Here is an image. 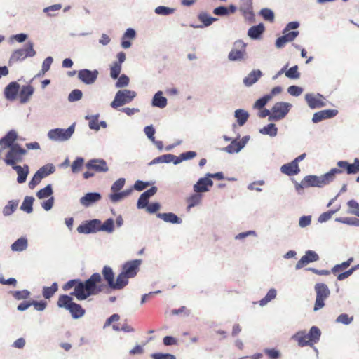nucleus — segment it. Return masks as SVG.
Segmentation results:
<instances>
[{
    "instance_id": "1",
    "label": "nucleus",
    "mask_w": 359,
    "mask_h": 359,
    "mask_svg": "<svg viewBox=\"0 0 359 359\" xmlns=\"http://www.w3.org/2000/svg\"><path fill=\"white\" fill-rule=\"evenodd\" d=\"M101 281L102 277L98 273H93L85 281L79 279L69 280L64 285L63 290L67 291L74 287V291L70 293V295H60L57 302V306L69 311L74 319L81 318L85 315L86 311L80 304L74 302L72 296L82 301L90 296L96 295L102 290V287L98 285Z\"/></svg>"
},
{
    "instance_id": "2",
    "label": "nucleus",
    "mask_w": 359,
    "mask_h": 359,
    "mask_svg": "<svg viewBox=\"0 0 359 359\" xmlns=\"http://www.w3.org/2000/svg\"><path fill=\"white\" fill-rule=\"evenodd\" d=\"M342 173V170L338 168H332L328 172L320 176L307 175L304 178L306 187H323L333 182L337 175Z\"/></svg>"
},
{
    "instance_id": "3",
    "label": "nucleus",
    "mask_w": 359,
    "mask_h": 359,
    "mask_svg": "<svg viewBox=\"0 0 359 359\" xmlns=\"http://www.w3.org/2000/svg\"><path fill=\"white\" fill-rule=\"evenodd\" d=\"M320 335V329L316 326H312L308 333L306 330H301L294 334L292 338L297 341L298 345L301 347L312 346L313 344L319 341Z\"/></svg>"
},
{
    "instance_id": "4",
    "label": "nucleus",
    "mask_w": 359,
    "mask_h": 359,
    "mask_svg": "<svg viewBox=\"0 0 359 359\" xmlns=\"http://www.w3.org/2000/svg\"><path fill=\"white\" fill-rule=\"evenodd\" d=\"M27 154V150L22 149L19 144H15L6 153L4 162L7 165L14 167L18 163L23 160V156Z\"/></svg>"
},
{
    "instance_id": "5",
    "label": "nucleus",
    "mask_w": 359,
    "mask_h": 359,
    "mask_svg": "<svg viewBox=\"0 0 359 359\" xmlns=\"http://www.w3.org/2000/svg\"><path fill=\"white\" fill-rule=\"evenodd\" d=\"M75 130V123H74L67 129L54 128L48 132V138L54 142H65L69 140Z\"/></svg>"
},
{
    "instance_id": "6",
    "label": "nucleus",
    "mask_w": 359,
    "mask_h": 359,
    "mask_svg": "<svg viewBox=\"0 0 359 359\" xmlns=\"http://www.w3.org/2000/svg\"><path fill=\"white\" fill-rule=\"evenodd\" d=\"M36 54L34 49V43L29 41L25 44L23 48H20L14 50L9 59V64H14L18 62H21L27 57H32Z\"/></svg>"
},
{
    "instance_id": "7",
    "label": "nucleus",
    "mask_w": 359,
    "mask_h": 359,
    "mask_svg": "<svg viewBox=\"0 0 359 359\" xmlns=\"http://www.w3.org/2000/svg\"><path fill=\"white\" fill-rule=\"evenodd\" d=\"M316 294L313 311H318L325 306V301L330 297V290L325 283H316L314 286Z\"/></svg>"
},
{
    "instance_id": "8",
    "label": "nucleus",
    "mask_w": 359,
    "mask_h": 359,
    "mask_svg": "<svg viewBox=\"0 0 359 359\" xmlns=\"http://www.w3.org/2000/svg\"><path fill=\"white\" fill-rule=\"evenodd\" d=\"M136 95V92L133 90L128 89L119 90L116 92L110 106L114 109H117L132 102Z\"/></svg>"
},
{
    "instance_id": "9",
    "label": "nucleus",
    "mask_w": 359,
    "mask_h": 359,
    "mask_svg": "<svg viewBox=\"0 0 359 359\" xmlns=\"http://www.w3.org/2000/svg\"><path fill=\"white\" fill-rule=\"evenodd\" d=\"M246 43L238 40L234 43V46L229 52L228 58L231 61H238L243 59L245 53Z\"/></svg>"
},
{
    "instance_id": "10",
    "label": "nucleus",
    "mask_w": 359,
    "mask_h": 359,
    "mask_svg": "<svg viewBox=\"0 0 359 359\" xmlns=\"http://www.w3.org/2000/svg\"><path fill=\"white\" fill-rule=\"evenodd\" d=\"M100 220L98 219H93L91 220L86 221L77 227V231L79 233L89 234L100 231Z\"/></svg>"
},
{
    "instance_id": "11",
    "label": "nucleus",
    "mask_w": 359,
    "mask_h": 359,
    "mask_svg": "<svg viewBox=\"0 0 359 359\" xmlns=\"http://www.w3.org/2000/svg\"><path fill=\"white\" fill-rule=\"evenodd\" d=\"M141 264V259L128 261L123 265L122 271L130 278H134L137 275Z\"/></svg>"
},
{
    "instance_id": "12",
    "label": "nucleus",
    "mask_w": 359,
    "mask_h": 359,
    "mask_svg": "<svg viewBox=\"0 0 359 359\" xmlns=\"http://www.w3.org/2000/svg\"><path fill=\"white\" fill-rule=\"evenodd\" d=\"M305 100L311 109L320 108L326 105L323 96L319 93H308L305 95Z\"/></svg>"
},
{
    "instance_id": "13",
    "label": "nucleus",
    "mask_w": 359,
    "mask_h": 359,
    "mask_svg": "<svg viewBox=\"0 0 359 359\" xmlns=\"http://www.w3.org/2000/svg\"><path fill=\"white\" fill-rule=\"evenodd\" d=\"M249 139V136H244L240 141L233 140L231 141L230 144L224 147L222 150L229 154L238 153L245 146Z\"/></svg>"
},
{
    "instance_id": "14",
    "label": "nucleus",
    "mask_w": 359,
    "mask_h": 359,
    "mask_svg": "<svg viewBox=\"0 0 359 359\" xmlns=\"http://www.w3.org/2000/svg\"><path fill=\"white\" fill-rule=\"evenodd\" d=\"M97 70L81 69L78 72V78L86 84H93L97 78Z\"/></svg>"
},
{
    "instance_id": "15",
    "label": "nucleus",
    "mask_w": 359,
    "mask_h": 359,
    "mask_svg": "<svg viewBox=\"0 0 359 359\" xmlns=\"http://www.w3.org/2000/svg\"><path fill=\"white\" fill-rule=\"evenodd\" d=\"M319 259L318 255L313 250H307L305 255L301 257L295 265V269L299 270L302 269L304 265H306L311 262H316Z\"/></svg>"
},
{
    "instance_id": "16",
    "label": "nucleus",
    "mask_w": 359,
    "mask_h": 359,
    "mask_svg": "<svg viewBox=\"0 0 359 359\" xmlns=\"http://www.w3.org/2000/svg\"><path fill=\"white\" fill-rule=\"evenodd\" d=\"M102 198V196L98 192H89L83 196H82L79 199V202L81 205H83L85 208H88L99 201H100Z\"/></svg>"
},
{
    "instance_id": "17",
    "label": "nucleus",
    "mask_w": 359,
    "mask_h": 359,
    "mask_svg": "<svg viewBox=\"0 0 359 359\" xmlns=\"http://www.w3.org/2000/svg\"><path fill=\"white\" fill-rule=\"evenodd\" d=\"M212 185V180L205 175V177L198 179L196 183L193 186V189L195 193L207 192Z\"/></svg>"
},
{
    "instance_id": "18",
    "label": "nucleus",
    "mask_w": 359,
    "mask_h": 359,
    "mask_svg": "<svg viewBox=\"0 0 359 359\" xmlns=\"http://www.w3.org/2000/svg\"><path fill=\"white\" fill-rule=\"evenodd\" d=\"M292 104L288 102H278L274 104L271 112L276 114L280 119H283L289 112Z\"/></svg>"
},
{
    "instance_id": "19",
    "label": "nucleus",
    "mask_w": 359,
    "mask_h": 359,
    "mask_svg": "<svg viewBox=\"0 0 359 359\" xmlns=\"http://www.w3.org/2000/svg\"><path fill=\"white\" fill-rule=\"evenodd\" d=\"M86 166L88 169H92L99 172H105L109 170L106 161L103 159H91Z\"/></svg>"
},
{
    "instance_id": "20",
    "label": "nucleus",
    "mask_w": 359,
    "mask_h": 359,
    "mask_svg": "<svg viewBox=\"0 0 359 359\" xmlns=\"http://www.w3.org/2000/svg\"><path fill=\"white\" fill-rule=\"evenodd\" d=\"M136 37V31L133 28H128L121 36V46L124 49L130 48L132 46L130 40Z\"/></svg>"
},
{
    "instance_id": "21",
    "label": "nucleus",
    "mask_w": 359,
    "mask_h": 359,
    "mask_svg": "<svg viewBox=\"0 0 359 359\" xmlns=\"http://www.w3.org/2000/svg\"><path fill=\"white\" fill-rule=\"evenodd\" d=\"M338 113L336 109H325L318 112L314 113L312 121L315 123L322 121L324 119L334 117Z\"/></svg>"
},
{
    "instance_id": "22",
    "label": "nucleus",
    "mask_w": 359,
    "mask_h": 359,
    "mask_svg": "<svg viewBox=\"0 0 359 359\" xmlns=\"http://www.w3.org/2000/svg\"><path fill=\"white\" fill-rule=\"evenodd\" d=\"M18 134L14 130L8 131L5 136L0 139V145L1 149L11 148L15 144L14 142L17 140Z\"/></svg>"
},
{
    "instance_id": "23",
    "label": "nucleus",
    "mask_w": 359,
    "mask_h": 359,
    "mask_svg": "<svg viewBox=\"0 0 359 359\" xmlns=\"http://www.w3.org/2000/svg\"><path fill=\"white\" fill-rule=\"evenodd\" d=\"M20 85L15 82H11L4 89V95L8 100H13L19 91Z\"/></svg>"
},
{
    "instance_id": "24",
    "label": "nucleus",
    "mask_w": 359,
    "mask_h": 359,
    "mask_svg": "<svg viewBox=\"0 0 359 359\" xmlns=\"http://www.w3.org/2000/svg\"><path fill=\"white\" fill-rule=\"evenodd\" d=\"M13 170H15L18 174L17 182L19 184H22L26 182L27 175L29 172V168L27 165H24L23 166L15 165L12 167Z\"/></svg>"
},
{
    "instance_id": "25",
    "label": "nucleus",
    "mask_w": 359,
    "mask_h": 359,
    "mask_svg": "<svg viewBox=\"0 0 359 359\" xmlns=\"http://www.w3.org/2000/svg\"><path fill=\"white\" fill-rule=\"evenodd\" d=\"M280 171L288 176L297 175L300 172V169L298 164L293 161L289 163L283 165L280 167Z\"/></svg>"
},
{
    "instance_id": "26",
    "label": "nucleus",
    "mask_w": 359,
    "mask_h": 359,
    "mask_svg": "<svg viewBox=\"0 0 359 359\" xmlns=\"http://www.w3.org/2000/svg\"><path fill=\"white\" fill-rule=\"evenodd\" d=\"M168 100L163 96V92L159 90L156 93L151 100V105L155 107L163 109L167 106Z\"/></svg>"
},
{
    "instance_id": "27",
    "label": "nucleus",
    "mask_w": 359,
    "mask_h": 359,
    "mask_svg": "<svg viewBox=\"0 0 359 359\" xmlns=\"http://www.w3.org/2000/svg\"><path fill=\"white\" fill-rule=\"evenodd\" d=\"M262 73L260 70H252L243 79V83L245 86L250 87L255 83L262 76Z\"/></svg>"
},
{
    "instance_id": "28",
    "label": "nucleus",
    "mask_w": 359,
    "mask_h": 359,
    "mask_svg": "<svg viewBox=\"0 0 359 359\" xmlns=\"http://www.w3.org/2000/svg\"><path fill=\"white\" fill-rule=\"evenodd\" d=\"M198 20L203 23L196 26H193L195 28H203L211 25L214 22L217 20V18L210 16L205 12H201L198 15Z\"/></svg>"
},
{
    "instance_id": "29",
    "label": "nucleus",
    "mask_w": 359,
    "mask_h": 359,
    "mask_svg": "<svg viewBox=\"0 0 359 359\" xmlns=\"http://www.w3.org/2000/svg\"><path fill=\"white\" fill-rule=\"evenodd\" d=\"M130 278L123 271L117 276L116 280L113 282L111 288L114 290H121L128 283V279Z\"/></svg>"
},
{
    "instance_id": "30",
    "label": "nucleus",
    "mask_w": 359,
    "mask_h": 359,
    "mask_svg": "<svg viewBox=\"0 0 359 359\" xmlns=\"http://www.w3.org/2000/svg\"><path fill=\"white\" fill-rule=\"evenodd\" d=\"M157 217L166 223L180 224L182 222V220L172 212L158 213Z\"/></svg>"
},
{
    "instance_id": "31",
    "label": "nucleus",
    "mask_w": 359,
    "mask_h": 359,
    "mask_svg": "<svg viewBox=\"0 0 359 359\" xmlns=\"http://www.w3.org/2000/svg\"><path fill=\"white\" fill-rule=\"evenodd\" d=\"M28 247V240L25 237L18 238L11 245V249L13 252H22Z\"/></svg>"
},
{
    "instance_id": "32",
    "label": "nucleus",
    "mask_w": 359,
    "mask_h": 359,
    "mask_svg": "<svg viewBox=\"0 0 359 359\" xmlns=\"http://www.w3.org/2000/svg\"><path fill=\"white\" fill-rule=\"evenodd\" d=\"M34 92V88L33 86L30 85L23 86L20 92V102L22 104L27 102Z\"/></svg>"
},
{
    "instance_id": "33",
    "label": "nucleus",
    "mask_w": 359,
    "mask_h": 359,
    "mask_svg": "<svg viewBox=\"0 0 359 359\" xmlns=\"http://www.w3.org/2000/svg\"><path fill=\"white\" fill-rule=\"evenodd\" d=\"M264 32V26L262 23L251 27L248 31V36L252 39H259Z\"/></svg>"
},
{
    "instance_id": "34",
    "label": "nucleus",
    "mask_w": 359,
    "mask_h": 359,
    "mask_svg": "<svg viewBox=\"0 0 359 359\" xmlns=\"http://www.w3.org/2000/svg\"><path fill=\"white\" fill-rule=\"evenodd\" d=\"M234 116L237 120L238 124L240 126H243L248 121L249 114L244 109H238L234 111Z\"/></svg>"
},
{
    "instance_id": "35",
    "label": "nucleus",
    "mask_w": 359,
    "mask_h": 359,
    "mask_svg": "<svg viewBox=\"0 0 359 359\" xmlns=\"http://www.w3.org/2000/svg\"><path fill=\"white\" fill-rule=\"evenodd\" d=\"M18 205V201L11 200L8 202V204L4 206L2 213L4 216L8 217L11 215L17 209Z\"/></svg>"
},
{
    "instance_id": "36",
    "label": "nucleus",
    "mask_w": 359,
    "mask_h": 359,
    "mask_svg": "<svg viewBox=\"0 0 359 359\" xmlns=\"http://www.w3.org/2000/svg\"><path fill=\"white\" fill-rule=\"evenodd\" d=\"M34 201V198L33 196H25L20 206V210L26 212L27 213L32 212Z\"/></svg>"
},
{
    "instance_id": "37",
    "label": "nucleus",
    "mask_w": 359,
    "mask_h": 359,
    "mask_svg": "<svg viewBox=\"0 0 359 359\" xmlns=\"http://www.w3.org/2000/svg\"><path fill=\"white\" fill-rule=\"evenodd\" d=\"M259 133L262 135H267L271 137H273L277 135L278 128L276 127L274 123H269L259 129Z\"/></svg>"
},
{
    "instance_id": "38",
    "label": "nucleus",
    "mask_w": 359,
    "mask_h": 359,
    "mask_svg": "<svg viewBox=\"0 0 359 359\" xmlns=\"http://www.w3.org/2000/svg\"><path fill=\"white\" fill-rule=\"evenodd\" d=\"M102 275L105 280L107 282L108 285L111 287L114 280V273L112 269L108 266H104L102 269Z\"/></svg>"
},
{
    "instance_id": "39",
    "label": "nucleus",
    "mask_w": 359,
    "mask_h": 359,
    "mask_svg": "<svg viewBox=\"0 0 359 359\" xmlns=\"http://www.w3.org/2000/svg\"><path fill=\"white\" fill-rule=\"evenodd\" d=\"M114 231V221L112 218L107 219L103 224L100 222V231L111 233Z\"/></svg>"
},
{
    "instance_id": "40",
    "label": "nucleus",
    "mask_w": 359,
    "mask_h": 359,
    "mask_svg": "<svg viewBox=\"0 0 359 359\" xmlns=\"http://www.w3.org/2000/svg\"><path fill=\"white\" fill-rule=\"evenodd\" d=\"M277 295V291L274 288H271L265 295L264 298H262L259 302V305L261 306H264L266 305L269 302L272 301L276 297Z\"/></svg>"
},
{
    "instance_id": "41",
    "label": "nucleus",
    "mask_w": 359,
    "mask_h": 359,
    "mask_svg": "<svg viewBox=\"0 0 359 359\" xmlns=\"http://www.w3.org/2000/svg\"><path fill=\"white\" fill-rule=\"evenodd\" d=\"M58 290L57 283H53L50 287H43L42 294L45 299H50Z\"/></svg>"
},
{
    "instance_id": "42",
    "label": "nucleus",
    "mask_w": 359,
    "mask_h": 359,
    "mask_svg": "<svg viewBox=\"0 0 359 359\" xmlns=\"http://www.w3.org/2000/svg\"><path fill=\"white\" fill-rule=\"evenodd\" d=\"M99 114L95 115H87L85 116L86 120L89 121L88 127L91 130L98 131L100 130V125L98 123Z\"/></svg>"
},
{
    "instance_id": "43",
    "label": "nucleus",
    "mask_w": 359,
    "mask_h": 359,
    "mask_svg": "<svg viewBox=\"0 0 359 359\" xmlns=\"http://www.w3.org/2000/svg\"><path fill=\"white\" fill-rule=\"evenodd\" d=\"M55 170V168L54 165L53 164L48 163L39 168L36 172H39V175H41L42 178H44L53 173Z\"/></svg>"
},
{
    "instance_id": "44",
    "label": "nucleus",
    "mask_w": 359,
    "mask_h": 359,
    "mask_svg": "<svg viewBox=\"0 0 359 359\" xmlns=\"http://www.w3.org/2000/svg\"><path fill=\"white\" fill-rule=\"evenodd\" d=\"M175 11V8L167 7L165 6H159L154 9V12L156 14L163 16L170 15L174 13Z\"/></svg>"
},
{
    "instance_id": "45",
    "label": "nucleus",
    "mask_w": 359,
    "mask_h": 359,
    "mask_svg": "<svg viewBox=\"0 0 359 359\" xmlns=\"http://www.w3.org/2000/svg\"><path fill=\"white\" fill-rule=\"evenodd\" d=\"M53 193L52 185L48 184L46 187L43 189H40L36 193V196L39 199H43L46 198L50 197Z\"/></svg>"
},
{
    "instance_id": "46",
    "label": "nucleus",
    "mask_w": 359,
    "mask_h": 359,
    "mask_svg": "<svg viewBox=\"0 0 359 359\" xmlns=\"http://www.w3.org/2000/svg\"><path fill=\"white\" fill-rule=\"evenodd\" d=\"M252 0H241V6L240 11L243 13L245 15H252Z\"/></svg>"
},
{
    "instance_id": "47",
    "label": "nucleus",
    "mask_w": 359,
    "mask_h": 359,
    "mask_svg": "<svg viewBox=\"0 0 359 359\" xmlns=\"http://www.w3.org/2000/svg\"><path fill=\"white\" fill-rule=\"evenodd\" d=\"M347 205L348 213L359 217V203L353 199L348 201Z\"/></svg>"
},
{
    "instance_id": "48",
    "label": "nucleus",
    "mask_w": 359,
    "mask_h": 359,
    "mask_svg": "<svg viewBox=\"0 0 359 359\" xmlns=\"http://www.w3.org/2000/svg\"><path fill=\"white\" fill-rule=\"evenodd\" d=\"M335 221L342 224L359 226V219L353 217H337Z\"/></svg>"
},
{
    "instance_id": "49",
    "label": "nucleus",
    "mask_w": 359,
    "mask_h": 359,
    "mask_svg": "<svg viewBox=\"0 0 359 359\" xmlns=\"http://www.w3.org/2000/svg\"><path fill=\"white\" fill-rule=\"evenodd\" d=\"M201 201V195L200 193H196L188 198V208L190 209L200 203Z\"/></svg>"
},
{
    "instance_id": "50",
    "label": "nucleus",
    "mask_w": 359,
    "mask_h": 359,
    "mask_svg": "<svg viewBox=\"0 0 359 359\" xmlns=\"http://www.w3.org/2000/svg\"><path fill=\"white\" fill-rule=\"evenodd\" d=\"M270 101L269 95H264L262 97L258 99L253 104L254 109H262Z\"/></svg>"
},
{
    "instance_id": "51",
    "label": "nucleus",
    "mask_w": 359,
    "mask_h": 359,
    "mask_svg": "<svg viewBox=\"0 0 359 359\" xmlns=\"http://www.w3.org/2000/svg\"><path fill=\"white\" fill-rule=\"evenodd\" d=\"M285 76L292 79H297L300 77V73L298 72V66L294 65L289 69L285 70Z\"/></svg>"
},
{
    "instance_id": "52",
    "label": "nucleus",
    "mask_w": 359,
    "mask_h": 359,
    "mask_svg": "<svg viewBox=\"0 0 359 359\" xmlns=\"http://www.w3.org/2000/svg\"><path fill=\"white\" fill-rule=\"evenodd\" d=\"M121 69H122L121 65L113 62L110 66V76L113 79H118V77L121 72Z\"/></svg>"
},
{
    "instance_id": "53",
    "label": "nucleus",
    "mask_w": 359,
    "mask_h": 359,
    "mask_svg": "<svg viewBox=\"0 0 359 359\" xmlns=\"http://www.w3.org/2000/svg\"><path fill=\"white\" fill-rule=\"evenodd\" d=\"M353 320V316H349L346 313H341L336 318V323H341L346 325L351 324Z\"/></svg>"
},
{
    "instance_id": "54",
    "label": "nucleus",
    "mask_w": 359,
    "mask_h": 359,
    "mask_svg": "<svg viewBox=\"0 0 359 359\" xmlns=\"http://www.w3.org/2000/svg\"><path fill=\"white\" fill-rule=\"evenodd\" d=\"M118 78V81L115 84L116 88H121L128 86L130 79L128 76L126 74H122Z\"/></svg>"
},
{
    "instance_id": "55",
    "label": "nucleus",
    "mask_w": 359,
    "mask_h": 359,
    "mask_svg": "<svg viewBox=\"0 0 359 359\" xmlns=\"http://www.w3.org/2000/svg\"><path fill=\"white\" fill-rule=\"evenodd\" d=\"M84 163L82 157H77L72 164V171L73 173H77L80 171Z\"/></svg>"
},
{
    "instance_id": "56",
    "label": "nucleus",
    "mask_w": 359,
    "mask_h": 359,
    "mask_svg": "<svg viewBox=\"0 0 359 359\" xmlns=\"http://www.w3.org/2000/svg\"><path fill=\"white\" fill-rule=\"evenodd\" d=\"M357 269H359V264L354 266H352L350 269H348V271H344L343 273H339L338 276H337V280H339V281H341L346 278H347L348 277H349L350 276H351L353 272L355 271H356Z\"/></svg>"
},
{
    "instance_id": "57",
    "label": "nucleus",
    "mask_w": 359,
    "mask_h": 359,
    "mask_svg": "<svg viewBox=\"0 0 359 359\" xmlns=\"http://www.w3.org/2000/svg\"><path fill=\"white\" fill-rule=\"evenodd\" d=\"M83 93L81 90H73L68 96V100L71 102L79 101L82 98Z\"/></svg>"
},
{
    "instance_id": "58",
    "label": "nucleus",
    "mask_w": 359,
    "mask_h": 359,
    "mask_svg": "<svg viewBox=\"0 0 359 359\" xmlns=\"http://www.w3.org/2000/svg\"><path fill=\"white\" fill-rule=\"evenodd\" d=\"M260 15L263 17L265 20L272 22L274 19V13L271 9L262 8L260 11Z\"/></svg>"
},
{
    "instance_id": "59",
    "label": "nucleus",
    "mask_w": 359,
    "mask_h": 359,
    "mask_svg": "<svg viewBox=\"0 0 359 359\" xmlns=\"http://www.w3.org/2000/svg\"><path fill=\"white\" fill-rule=\"evenodd\" d=\"M338 210H339V208L337 210H330V211L322 213L319 216V217L318 219V222L320 223H323V222L328 221L331 218V217L334 213H336Z\"/></svg>"
},
{
    "instance_id": "60",
    "label": "nucleus",
    "mask_w": 359,
    "mask_h": 359,
    "mask_svg": "<svg viewBox=\"0 0 359 359\" xmlns=\"http://www.w3.org/2000/svg\"><path fill=\"white\" fill-rule=\"evenodd\" d=\"M109 198L111 202L116 203L122 201L124 197L121 191H111V193L109 194Z\"/></svg>"
},
{
    "instance_id": "61",
    "label": "nucleus",
    "mask_w": 359,
    "mask_h": 359,
    "mask_svg": "<svg viewBox=\"0 0 359 359\" xmlns=\"http://www.w3.org/2000/svg\"><path fill=\"white\" fill-rule=\"evenodd\" d=\"M126 180L124 178H119L111 187V191H120L124 187Z\"/></svg>"
},
{
    "instance_id": "62",
    "label": "nucleus",
    "mask_w": 359,
    "mask_h": 359,
    "mask_svg": "<svg viewBox=\"0 0 359 359\" xmlns=\"http://www.w3.org/2000/svg\"><path fill=\"white\" fill-rule=\"evenodd\" d=\"M30 295V292L24 290L22 291H15L13 293V296L18 300L25 299H27Z\"/></svg>"
},
{
    "instance_id": "63",
    "label": "nucleus",
    "mask_w": 359,
    "mask_h": 359,
    "mask_svg": "<svg viewBox=\"0 0 359 359\" xmlns=\"http://www.w3.org/2000/svg\"><path fill=\"white\" fill-rule=\"evenodd\" d=\"M144 132L148 139H149L151 142H154L155 129L152 125L146 126L144 128Z\"/></svg>"
},
{
    "instance_id": "64",
    "label": "nucleus",
    "mask_w": 359,
    "mask_h": 359,
    "mask_svg": "<svg viewBox=\"0 0 359 359\" xmlns=\"http://www.w3.org/2000/svg\"><path fill=\"white\" fill-rule=\"evenodd\" d=\"M152 359H176L175 356L170 353H155L151 355Z\"/></svg>"
}]
</instances>
